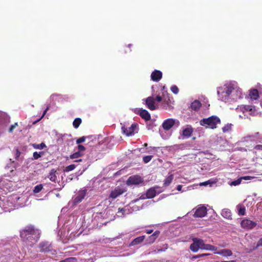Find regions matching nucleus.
Instances as JSON below:
<instances>
[{"label":"nucleus","instance_id":"obj_1","mask_svg":"<svg viewBox=\"0 0 262 262\" xmlns=\"http://www.w3.org/2000/svg\"><path fill=\"white\" fill-rule=\"evenodd\" d=\"M40 234L39 230L31 225L26 226L20 232V236L23 241L30 246L38 241Z\"/></svg>","mask_w":262,"mask_h":262},{"label":"nucleus","instance_id":"obj_2","mask_svg":"<svg viewBox=\"0 0 262 262\" xmlns=\"http://www.w3.org/2000/svg\"><path fill=\"white\" fill-rule=\"evenodd\" d=\"M200 125L212 129L217 127V125L221 123V120L216 116H211L207 118H204L200 120Z\"/></svg>","mask_w":262,"mask_h":262},{"label":"nucleus","instance_id":"obj_3","mask_svg":"<svg viewBox=\"0 0 262 262\" xmlns=\"http://www.w3.org/2000/svg\"><path fill=\"white\" fill-rule=\"evenodd\" d=\"M10 122V118L7 115L0 114V136L4 133Z\"/></svg>","mask_w":262,"mask_h":262},{"label":"nucleus","instance_id":"obj_4","mask_svg":"<svg viewBox=\"0 0 262 262\" xmlns=\"http://www.w3.org/2000/svg\"><path fill=\"white\" fill-rule=\"evenodd\" d=\"M180 123L179 120L172 118L167 119L164 121L162 123V127L165 130H168L174 125L178 127Z\"/></svg>","mask_w":262,"mask_h":262},{"label":"nucleus","instance_id":"obj_5","mask_svg":"<svg viewBox=\"0 0 262 262\" xmlns=\"http://www.w3.org/2000/svg\"><path fill=\"white\" fill-rule=\"evenodd\" d=\"M137 125V123H133L130 127H127L124 125L121 127L122 133L127 136L134 135Z\"/></svg>","mask_w":262,"mask_h":262},{"label":"nucleus","instance_id":"obj_6","mask_svg":"<svg viewBox=\"0 0 262 262\" xmlns=\"http://www.w3.org/2000/svg\"><path fill=\"white\" fill-rule=\"evenodd\" d=\"M256 225L257 223L256 222L247 219H244L241 222V226L242 228L246 230H251Z\"/></svg>","mask_w":262,"mask_h":262},{"label":"nucleus","instance_id":"obj_7","mask_svg":"<svg viewBox=\"0 0 262 262\" xmlns=\"http://www.w3.org/2000/svg\"><path fill=\"white\" fill-rule=\"evenodd\" d=\"M143 182V179L139 175H134L129 177L126 181L127 185H138Z\"/></svg>","mask_w":262,"mask_h":262},{"label":"nucleus","instance_id":"obj_8","mask_svg":"<svg viewBox=\"0 0 262 262\" xmlns=\"http://www.w3.org/2000/svg\"><path fill=\"white\" fill-rule=\"evenodd\" d=\"M87 193L86 189H82L79 190L77 193V195L75 197L73 200V202L74 204H78L80 203L85 198Z\"/></svg>","mask_w":262,"mask_h":262},{"label":"nucleus","instance_id":"obj_9","mask_svg":"<svg viewBox=\"0 0 262 262\" xmlns=\"http://www.w3.org/2000/svg\"><path fill=\"white\" fill-rule=\"evenodd\" d=\"M207 208L206 207L199 206L196 210L193 216L196 217H203L207 214Z\"/></svg>","mask_w":262,"mask_h":262},{"label":"nucleus","instance_id":"obj_10","mask_svg":"<svg viewBox=\"0 0 262 262\" xmlns=\"http://www.w3.org/2000/svg\"><path fill=\"white\" fill-rule=\"evenodd\" d=\"M241 109L244 113L249 112V114L251 115L254 116L257 114L255 106L254 105H244L241 107Z\"/></svg>","mask_w":262,"mask_h":262},{"label":"nucleus","instance_id":"obj_11","mask_svg":"<svg viewBox=\"0 0 262 262\" xmlns=\"http://www.w3.org/2000/svg\"><path fill=\"white\" fill-rule=\"evenodd\" d=\"M125 191V190L123 188L119 187H116L114 190L111 192L110 198L115 199L123 194Z\"/></svg>","mask_w":262,"mask_h":262},{"label":"nucleus","instance_id":"obj_12","mask_svg":"<svg viewBox=\"0 0 262 262\" xmlns=\"http://www.w3.org/2000/svg\"><path fill=\"white\" fill-rule=\"evenodd\" d=\"M151 79L154 81L158 82L160 81L162 77V73L158 70H155L151 74Z\"/></svg>","mask_w":262,"mask_h":262},{"label":"nucleus","instance_id":"obj_13","mask_svg":"<svg viewBox=\"0 0 262 262\" xmlns=\"http://www.w3.org/2000/svg\"><path fill=\"white\" fill-rule=\"evenodd\" d=\"M146 105L148 109L151 111H154L156 109L155 105L154 99L152 97H148L146 99Z\"/></svg>","mask_w":262,"mask_h":262},{"label":"nucleus","instance_id":"obj_14","mask_svg":"<svg viewBox=\"0 0 262 262\" xmlns=\"http://www.w3.org/2000/svg\"><path fill=\"white\" fill-rule=\"evenodd\" d=\"M249 97L253 100H257L259 98V93L257 89H253L249 91Z\"/></svg>","mask_w":262,"mask_h":262},{"label":"nucleus","instance_id":"obj_15","mask_svg":"<svg viewBox=\"0 0 262 262\" xmlns=\"http://www.w3.org/2000/svg\"><path fill=\"white\" fill-rule=\"evenodd\" d=\"M57 170L55 169H52L47 176V178L49 179V180L54 183L57 182Z\"/></svg>","mask_w":262,"mask_h":262},{"label":"nucleus","instance_id":"obj_16","mask_svg":"<svg viewBox=\"0 0 262 262\" xmlns=\"http://www.w3.org/2000/svg\"><path fill=\"white\" fill-rule=\"evenodd\" d=\"M39 248L41 252H48L51 250V245L48 242L41 243Z\"/></svg>","mask_w":262,"mask_h":262},{"label":"nucleus","instance_id":"obj_17","mask_svg":"<svg viewBox=\"0 0 262 262\" xmlns=\"http://www.w3.org/2000/svg\"><path fill=\"white\" fill-rule=\"evenodd\" d=\"M233 90L234 89L232 87H228L226 91L223 92V96L221 98L222 100L226 102L228 100V97Z\"/></svg>","mask_w":262,"mask_h":262},{"label":"nucleus","instance_id":"obj_18","mask_svg":"<svg viewBox=\"0 0 262 262\" xmlns=\"http://www.w3.org/2000/svg\"><path fill=\"white\" fill-rule=\"evenodd\" d=\"M139 115L142 119H144L145 121H149L150 120L151 116L147 111L141 108L139 110Z\"/></svg>","mask_w":262,"mask_h":262},{"label":"nucleus","instance_id":"obj_19","mask_svg":"<svg viewBox=\"0 0 262 262\" xmlns=\"http://www.w3.org/2000/svg\"><path fill=\"white\" fill-rule=\"evenodd\" d=\"M215 254L221 255L223 256L228 257L232 256L233 253L231 250L228 249H224L214 253Z\"/></svg>","mask_w":262,"mask_h":262},{"label":"nucleus","instance_id":"obj_20","mask_svg":"<svg viewBox=\"0 0 262 262\" xmlns=\"http://www.w3.org/2000/svg\"><path fill=\"white\" fill-rule=\"evenodd\" d=\"M193 132V128L191 126H189V127H186L183 130L182 136L184 137H190L191 136Z\"/></svg>","mask_w":262,"mask_h":262},{"label":"nucleus","instance_id":"obj_21","mask_svg":"<svg viewBox=\"0 0 262 262\" xmlns=\"http://www.w3.org/2000/svg\"><path fill=\"white\" fill-rule=\"evenodd\" d=\"M222 216L226 219L232 220V213L229 209H224L221 212Z\"/></svg>","mask_w":262,"mask_h":262},{"label":"nucleus","instance_id":"obj_22","mask_svg":"<svg viewBox=\"0 0 262 262\" xmlns=\"http://www.w3.org/2000/svg\"><path fill=\"white\" fill-rule=\"evenodd\" d=\"M145 236H140L135 238L132 242L129 244V246H133L135 245H138L141 243L144 239Z\"/></svg>","mask_w":262,"mask_h":262},{"label":"nucleus","instance_id":"obj_23","mask_svg":"<svg viewBox=\"0 0 262 262\" xmlns=\"http://www.w3.org/2000/svg\"><path fill=\"white\" fill-rule=\"evenodd\" d=\"M160 234V231L158 230L155 231L152 234L150 235L147 239L149 243H153Z\"/></svg>","mask_w":262,"mask_h":262},{"label":"nucleus","instance_id":"obj_24","mask_svg":"<svg viewBox=\"0 0 262 262\" xmlns=\"http://www.w3.org/2000/svg\"><path fill=\"white\" fill-rule=\"evenodd\" d=\"M201 106V103L199 100H195L191 103L190 107L192 110L197 111L200 108Z\"/></svg>","mask_w":262,"mask_h":262},{"label":"nucleus","instance_id":"obj_25","mask_svg":"<svg viewBox=\"0 0 262 262\" xmlns=\"http://www.w3.org/2000/svg\"><path fill=\"white\" fill-rule=\"evenodd\" d=\"M86 138H88L90 140H91L92 141L94 139H95V140L96 139V137H94V136H87V137L83 136V137H81L77 139L76 142L77 144H79L80 143H81L84 142Z\"/></svg>","mask_w":262,"mask_h":262},{"label":"nucleus","instance_id":"obj_26","mask_svg":"<svg viewBox=\"0 0 262 262\" xmlns=\"http://www.w3.org/2000/svg\"><path fill=\"white\" fill-rule=\"evenodd\" d=\"M156 195V191L154 188L149 189L146 193V198L148 199H152Z\"/></svg>","mask_w":262,"mask_h":262},{"label":"nucleus","instance_id":"obj_27","mask_svg":"<svg viewBox=\"0 0 262 262\" xmlns=\"http://www.w3.org/2000/svg\"><path fill=\"white\" fill-rule=\"evenodd\" d=\"M236 208L239 215H244L245 214L246 208L243 205L239 204L237 205Z\"/></svg>","mask_w":262,"mask_h":262},{"label":"nucleus","instance_id":"obj_28","mask_svg":"<svg viewBox=\"0 0 262 262\" xmlns=\"http://www.w3.org/2000/svg\"><path fill=\"white\" fill-rule=\"evenodd\" d=\"M192 241L193 243L190 245L189 248L191 251L196 252L199 249L198 245L194 238L192 239Z\"/></svg>","mask_w":262,"mask_h":262},{"label":"nucleus","instance_id":"obj_29","mask_svg":"<svg viewBox=\"0 0 262 262\" xmlns=\"http://www.w3.org/2000/svg\"><path fill=\"white\" fill-rule=\"evenodd\" d=\"M173 179V175L172 174H170L167 177L164 181L163 185L164 187H167L170 185L172 180Z\"/></svg>","mask_w":262,"mask_h":262},{"label":"nucleus","instance_id":"obj_30","mask_svg":"<svg viewBox=\"0 0 262 262\" xmlns=\"http://www.w3.org/2000/svg\"><path fill=\"white\" fill-rule=\"evenodd\" d=\"M195 241L197 243L199 248L201 249L204 250V247H205V244L203 239L199 238H194Z\"/></svg>","mask_w":262,"mask_h":262},{"label":"nucleus","instance_id":"obj_31","mask_svg":"<svg viewBox=\"0 0 262 262\" xmlns=\"http://www.w3.org/2000/svg\"><path fill=\"white\" fill-rule=\"evenodd\" d=\"M82 122V120L80 118H76L73 122V125L75 128H77Z\"/></svg>","mask_w":262,"mask_h":262},{"label":"nucleus","instance_id":"obj_32","mask_svg":"<svg viewBox=\"0 0 262 262\" xmlns=\"http://www.w3.org/2000/svg\"><path fill=\"white\" fill-rule=\"evenodd\" d=\"M217 249V247L210 245V244H206L205 245V247H204V250H209L212 251H216Z\"/></svg>","mask_w":262,"mask_h":262},{"label":"nucleus","instance_id":"obj_33","mask_svg":"<svg viewBox=\"0 0 262 262\" xmlns=\"http://www.w3.org/2000/svg\"><path fill=\"white\" fill-rule=\"evenodd\" d=\"M32 146L35 149H43L45 147H46V145L44 143L42 142L39 144H36V143L33 144Z\"/></svg>","mask_w":262,"mask_h":262},{"label":"nucleus","instance_id":"obj_34","mask_svg":"<svg viewBox=\"0 0 262 262\" xmlns=\"http://www.w3.org/2000/svg\"><path fill=\"white\" fill-rule=\"evenodd\" d=\"M82 155L83 154L80 152L79 151H76L75 153L71 155L70 156V158L71 159H77L79 157H81Z\"/></svg>","mask_w":262,"mask_h":262},{"label":"nucleus","instance_id":"obj_35","mask_svg":"<svg viewBox=\"0 0 262 262\" xmlns=\"http://www.w3.org/2000/svg\"><path fill=\"white\" fill-rule=\"evenodd\" d=\"M77 260L76 257H70L67 258L63 260H60L59 262H77Z\"/></svg>","mask_w":262,"mask_h":262},{"label":"nucleus","instance_id":"obj_36","mask_svg":"<svg viewBox=\"0 0 262 262\" xmlns=\"http://www.w3.org/2000/svg\"><path fill=\"white\" fill-rule=\"evenodd\" d=\"M43 186L42 184H39L35 186L33 192L35 193L39 192L42 189Z\"/></svg>","mask_w":262,"mask_h":262},{"label":"nucleus","instance_id":"obj_37","mask_svg":"<svg viewBox=\"0 0 262 262\" xmlns=\"http://www.w3.org/2000/svg\"><path fill=\"white\" fill-rule=\"evenodd\" d=\"M76 167V165L75 164H71L68 166H67L64 169V172H69L74 170Z\"/></svg>","mask_w":262,"mask_h":262},{"label":"nucleus","instance_id":"obj_38","mask_svg":"<svg viewBox=\"0 0 262 262\" xmlns=\"http://www.w3.org/2000/svg\"><path fill=\"white\" fill-rule=\"evenodd\" d=\"M43 152H39V153L37 151H35L33 152V159L35 160L38 159L39 158L41 157V156L43 155Z\"/></svg>","mask_w":262,"mask_h":262},{"label":"nucleus","instance_id":"obj_39","mask_svg":"<svg viewBox=\"0 0 262 262\" xmlns=\"http://www.w3.org/2000/svg\"><path fill=\"white\" fill-rule=\"evenodd\" d=\"M224 133H227L231 130V124H227L222 128Z\"/></svg>","mask_w":262,"mask_h":262},{"label":"nucleus","instance_id":"obj_40","mask_svg":"<svg viewBox=\"0 0 262 262\" xmlns=\"http://www.w3.org/2000/svg\"><path fill=\"white\" fill-rule=\"evenodd\" d=\"M50 108V106H48L47 107V108L45 109V110L43 111V114L41 116V117H40V118H39L38 120L34 121L33 124H35L36 122H38L39 121H40L43 117L44 116L46 115V114L47 113V111L49 110Z\"/></svg>","mask_w":262,"mask_h":262},{"label":"nucleus","instance_id":"obj_41","mask_svg":"<svg viewBox=\"0 0 262 262\" xmlns=\"http://www.w3.org/2000/svg\"><path fill=\"white\" fill-rule=\"evenodd\" d=\"M152 158V156H145L143 158V162L145 163H147L148 162H149L151 160Z\"/></svg>","mask_w":262,"mask_h":262},{"label":"nucleus","instance_id":"obj_42","mask_svg":"<svg viewBox=\"0 0 262 262\" xmlns=\"http://www.w3.org/2000/svg\"><path fill=\"white\" fill-rule=\"evenodd\" d=\"M170 90L172 92V93H173L175 94H177L179 92L178 88L175 85H172L171 87Z\"/></svg>","mask_w":262,"mask_h":262},{"label":"nucleus","instance_id":"obj_43","mask_svg":"<svg viewBox=\"0 0 262 262\" xmlns=\"http://www.w3.org/2000/svg\"><path fill=\"white\" fill-rule=\"evenodd\" d=\"M18 126V123L17 122L15 123L14 124L11 125L8 129V132L9 133H12L13 130L16 128V126Z\"/></svg>","mask_w":262,"mask_h":262},{"label":"nucleus","instance_id":"obj_44","mask_svg":"<svg viewBox=\"0 0 262 262\" xmlns=\"http://www.w3.org/2000/svg\"><path fill=\"white\" fill-rule=\"evenodd\" d=\"M124 212H125V210L123 208H119V211H118V216H122L124 215Z\"/></svg>","mask_w":262,"mask_h":262},{"label":"nucleus","instance_id":"obj_45","mask_svg":"<svg viewBox=\"0 0 262 262\" xmlns=\"http://www.w3.org/2000/svg\"><path fill=\"white\" fill-rule=\"evenodd\" d=\"M77 148H78L77 151H79L80 152H81V151H84L85 150V147L84 146H83L82 145H80L79 144L78 145Z\"/></svg>","mask_w":262,"mask_h":262},{"label":"nucleus","instance_id":"obj_46","mask_svg":"<svg viewBox=\"0 0 262 262\" xmlns=\"http://www.w3.org/2000/svg\"><path fill=\"white\" fill-rule=\"evenodd\" d=\"M254 149L255 150H259L262 151V145H257L254 147Z\"/></svg>","mask_w":262,"mask_h":262},{"label":"nucleus","instance_id":"obj_47","mask_svg":"<svg viewBox=\"0 0 262 262\" xmlns=\"http://www.w3.org/2000/svg\"><path fill=\"white\" fill-rule=\"evenodd\" d=\"M241 180H242V179H241V178H240L239 179H238L236 181H233L232 182V184L234 186L238 185L241 183Z\"/></svg>","mask_w":262,"mask_h":262},{"label":"nucleus","instance_id":"obj_48","mask_svg":"<svg viewBox=\"0 0 262 262\" xmlns=\"http://www.w3.org/2000/svg\"><path fill=\"white\" fill-rule=\"evenodd\" d=\"M254 177H250V176H244L241 178V179L245 180H251L252 179H254Z\"/></svg>","mask_w":262,"mask_h":262},{"label":"nucleus","instance_id":"obj_49","mask_svg":"<svg viewBox=\"0 0 262 262\" xmlns=\"http://www.w3.org/2000/svg\"><path fill=\"white\" fill-rule=\"evenodd\" d=\"M163 99V98L159 95H157L156 97V100L158 102H161Z\"/></svg>","mask_w":262,"mask_h":262},{"label":"nucleus","instance_id":"obj_50","mask_svg":"<svg viewBox=\"0 0 262 262\" xmlns=\"http://www.w3.org/2000/svg\"><path fill=\"white\" fill-rule=\"evenodd\" d=\"M163 108L165 110H168L169 111L172 110L173 108V107L172 106H163Z\"/></svg>","mask_w":262,"mask_h":262},{"label":"nucleus","instance_id":"obj_51","mask_svg":"<svg viewBox=\"0 0 262 262\" xmlns=\"http://www.w3.org/2000/svg\"><path fill=\"white\" fill-rule=\"evenodd\" d=\"M257 246H262V238H260L258 241Z\"/></svg>","mask_w":262,"mask_h":262},{"label":"nucleus","instance_id":"obj_52","mask_svg":"<svg viewBox=\"0 0 262 262\" xmlns=\"http://www.w3.org/2000/svg\"><path fill=\"white\" fill-rule=\"evenodd\" d=\"M201 257H203V255L198 254L192 257L193 259L198 258Z\"/></svg>","mask_w":262,"mask_h":262},{"label":"nucleus","instance_id":"obj_53","mask_svg":"<svg viewBox=\"0 0 262 262\" xmlns=\"http://www.w3.org/2000/svg\"><path fill=\"white\" fill-rule=\"evenodd\" d=\"M182 185H179L177 186V189L178 191H181V189H182Z\"/></svg>","mask_w":262,"mask_h":262},{"label":"nucleus","instance_id":"obj_54","mask_svg":"<svg viewBox=\"0 0 262 262\" xmlns=\"http://www.w3.org/2000/svg\"><path fill=\"white\" fill-rule=\"evenodd\" d=\"M153 232L152 229H147L146 230V233L147 234H151Z\"/></svg>","mask_w":262,"mask_h":262},{"label":"nucleus","instance_id":"obj_55","mask_svg":"<svg viewBox=\"0 0 262 262\" xmlns=\"http://www.w3.org/2000/svg\"><path fill=\"white\" fill-rule=\"evenodd\" d=\"M163 99H164V102H166V103H167V104H168L169 101H170V99H169V98H168V100H166V98H165L164 97Z\"/></svg>","mask_w":262,"mask_h":262},{"label":"nucleus","instance_id":"obj_56","mask_svg":"<svg viewBox=\"0 0 262 262\" xmlns=\"http://www.w3.org/2000/svg\"><path fill=\"white\" fill-rule=\"evenodd\" d=\"M20 152L17 149L16 156L18 157L20 156Z\"/></svg>","mask_w":262,"mask_h":262},{"label":"nucleus","instance_id":"obj_57","mask_svg":"<svg viewBox=\"0 0 262 262\" xmlns=\"http://www.w3.org/2000/svg\"><path fill=\"white\" fill-rule=\"evenodd\" d=\"M201 255H203V256H208L211 255L210 253H204V254H201Z\"/></svg>","mask_w":262,"mask_h":262},{"label":"nucleus","instance_id":"obj_58","mask_svg":"<svg viewBox=\"0 0 262 262\" xmlns=\"http://www.w3.org/2000/svg\"><path fill=\"white\" fill-rule=\"evenodd\" d=\"M221 262H236V261L232 260H230V261H222Z\"/></svg>","mask_w":262,"mask_h":262},{"label":"nucleus","instance_id":"obj_59","mask_svg":"<svg viewBox=\"0 0 262 262\" xmlns=\"http://www.w3.org/2000/svg\"><path fill=\"white\" fill-rule=\"evenodd\" d=\"M163 251V250L162 249H158V250H157V252H162Z\"/></svg>","mask_w":262,"mask_h":262},{"label":"nucleus","instance_id":"obj_60","mask_svg":"<svg viewBox=\"0 0 262 262\" xmlns=\"http://www.w3.org/2000/svg\"><path fill=\"white\" fill-rule=\"evenodd\" d=\"M75 161V162H81V161H82V159H79V160H76V161Z\"/></svg>","mask_w":262,"mask_h":262},{"label":"nucleus","instance_id":"obj_61","mask_svg":"<svg viewBox=\"0 0 262 262\" xmlns=\"http://www.w3.org/2000/svg\"><path fill=\"white\" fill-rule=\"evenodd\" d=\"M132 46V45L131 44H128V47L129 48H130Z\"/></svg>","mask_w":262,"mask_h":262},{"label":"nucleus","instance_id":"obj_62","mask_svg":"<svg viewBox=\"0 0 262 262\" xmlns=\"http://www.w3.org/2000/svg\"><path fill=\"white\" fill-rule=\"evenodd\" d=\"M144 146H147V143H144Z\"/></svg>","mask_w":262,"mask_h":262},{"label":"nucleus","instance_id":"obj_63","mask_svg":"<svg viewBox=\"0 0 262 262\" xmlns=\"http://www.w3.org/2000/svg\"><path fill=\"white\" fill-rule=\"evenodd\" d=\"M202 184H203V185H206V184H207V183H206V182H205V183H202ZM201 185H202V184H201Z\"/></svg>","mask_w":262,"mask_h":262},{"label":"nucleus","instance_id":"obj_64","mask_svg":"<svg viewBox=\"0 0 262 262\" xmlns=\"http://www.w3.org/2000/svg\"><path fill=\"white\" fill-rule=\"evenodd\" d=\"M259 134V133H256V135H258Z\"/></svg>","mask_w":262,"mask_h":262}]
</instances>
